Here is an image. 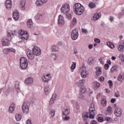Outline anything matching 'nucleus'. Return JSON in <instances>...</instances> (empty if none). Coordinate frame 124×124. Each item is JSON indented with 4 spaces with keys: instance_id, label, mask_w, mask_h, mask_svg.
I'll return each mask as SVG.
<instances>
[{
    "instance_id": "obj_54",
    "label": "nucleus",
    "mask_w": 124,
    "mask_h": 124,
    "mask_svg": "<svg viewBox=\"0 0 124 124\" xmlns=\"http://www.w3.org/2000/svg\"><path fill=\"white\" fill-rule=\"evenodd\" d=\"M115 95L116 97L118 98L119 97H120V93H115Z\"/></svg>"
},
{
    "instance_id": "obj_55",
    "label": "nucleus",
    "mask_w": 124,
    "mask_h": 124,
    "mask_svg": "<svg viewBox=\"0 0 124 124\" xmlns=\"http://www.w3.org/2000/svg\"><path fill=\"white\" fill-rule=\"evenodd\" d=\"M105 120H107V121H110L111 120V118H110V117H106Z\"/></svg>"
},
{
    "instance_id": "obj_29",
    "label": "nucleus",
    "mask_w": 124,
    "mask_h": 124,
    "mask_svg": "<svg viewBox=\"0 0 124 124\" xmlns=\"http://www.w3.org/2000/svg\"><path fill=\"white\" fill-rule=\"evenodd\" d=\"M107 100L106 99L103 98L101 99V104L103 106H106L107 105Z\"/></svg>"
},
{
    "instance_id": "obj_34",
    "label": "nucleus",
    "mask_w": 124,
    "mask_h": 124,
    "mask_svg": "<svg viewBox=\"0 0 124 124\" xmlns=\"http://www.w3.org/2000/svg\"><path fill=\"white\" fill-rule=\"evenodd\" d=\"M55 115V110L54 109H51L49 113V115L51 117H54Z\"/></svg>"
},
{
    "instance_id": "obj_40",
    "label": "nucleus",
    "mask_w": 124,
    "mask_h": 124,
    "mask_svg": "<svg viewBox=\"0 0 124 124\" xmlns=\"http://www.w3.org/2000/svg\"><path fill=\"white\" fill-rule=\"evenodd\" d=\"M77 66V62H73L72 65L71 66V70H74Z\"/></svg>"
},
{
    "instance_id": "obj_52",
    "label": "nucleus",
    "mask_w": 124,
    "mask_h": 124,
    "mask_svg": "<svg viewBox=\"0 0 124 124\" xmlns=\"http://www.w3.org/2000/svg\"><path fill=\"white\" fill-rule=\"evenodd\" d=\"M26 124H32L31 120H30V119L27 120Z\"/></svg>"
},
{
    "instance_id": "obj_31",
    "label": "nucleus",
    "mask_w": 124,
    "mask_h": 124,
    "mask_svg": "<svg viewBox=\"0 0 124 124\" xmlns=\"http://www.w3.org/2000/svg\"><path fill=\"white\" fill-rule=\"evenodd\" d=\"M47 0H40L37 1V5H40L41 6L44 4V2H46Z\"/></svg>"
},
{
    "instance_id": "obj_59",
    "label": "nucleus",
    "mask_w": 124,
    "mask_h": 124,
    "mask_svg": "<svg viewBox=\"0 0 124 124\" xmlns=\"http://www.w3.org/2000/svg\"><path fill=\"white\" fill-rule=\"evenodd\" d=\"M107 62H108V64H111V62L110 60V59H108V60L107 61Z\"/></svg>"
},
{
    "instance_id": "obj_42",
    "label": "nucleus",
    "mask_w": 124,
    "mask_h": 124,
    "mask_svg": "<svg viewBox=\"0 0 124 124\" xmlns=\"http://www.w3.org/2000/svg\"><path fill=\"white\" fill-rule=\"evenodd\" d=\"M119 58H120L122 62H124V54H123L122 53H121V54L119 55Z\"/></svg>"
},
{
    "instance_id": "obj_36",
    "label": "nucleus",
    "mask_w": 124,
    "mask_h": 124,
    "mask_svg": "<svg viewBox=\"0 0 124 124\" xmlns=\"http://www.w3.org/2000/svg\"><path fill=\"white\" fill-rule=\"evenodd\" d=\"M85 82V79H80V80L79 81V82H78L79 86H80L82 87L83 86Z\"/></svg>"
},
{
    "instance_id": "obj_13",
    "label": "nucleus",
    "mask_w": 124,
    "mask_h": 124,
    "mask_svg": "<svg viewBox=\"0 0 124 124\" xmlns=\"http://www.w3.org/2000/svg\"><path fill=\"white\" fill-rule=\"evenodd\" d=\"M27 55L29 58V59H33L34 58V54L33 52V48H32V52H31V50L28 49L27 50Z\"/></svg>"
},
{
    "instance_id": "obj_56",
    "label": "nucleus",
    "mask_w": 124,
    "mask_h": 124,
    "mask_svg": "<svg viewBox=\"0 0 124 124\" xmlns=\"http://www.w3.org/2000/svg\"><path fill=\"white\" fill-rule=\"evenodd\" d=\"M124 15V10H122V12H121V14L119 15L118 16L119 17H120V16H123Z\"/></svg>"
},
{
    "instance_id": "obj_49",
    "label": "nucleus",
    "mask_w": 124,
    "mask_h": 124,
    "mask_svg": "<svg viewBox=\"0 0 124 124\" xmlns=\"http://www.w3.org/2000/svg\"><path fill=\"white\" fill-rule=\"evenodd\" d=\"M108 113H111V112H112V108H111L110 107H108Z\"/></svg>"
},
{
    "instance_id": "obj_17",
    "label": "nucleus",
    "mask_w": 124,
    "mask_h": 124,
    "mask_svg": "<svg viewBox=\"0 0 124 124\" xmlns=\"http://www.w3.org/2000/svg\"><path fill=\"white\" fill-rule=\"evenodd\" d=\"M5 5L7 9H11L12 6V2L11 0H7L5 1Z\"/></svg>"
},
{
    "instance_id": "obj_63",
    "label": "nucleus",
    "mask_w": 124,
    "mask_h": 124,
    "mask_svg": "<svg viewBox=\"0 0 124 124\" xmlns=\"http://www.w3.org/2000/svg\"><path fill=\"white\" fill-rule=\"evenodd\" d=\"M12 35H16V31H12Z\"/></svg>"
},
{
    "instance_id": "obj_43",
    "label": "nucleus",
    "mask_w": 124,
    "mask_h": 124,
    "mask_svg": "<svg viewBox=\"0 0 124 124\" xmlns=\"http://www.w3.org/2000/svg\"><path fill=\"white\" fill-rule=\"evenodd\" d=\"M49 87H46L45 88V93L46 94H48V93H49Z\"/></svg>"
},
{
    "instance_id": "obj_35",
    "label": "nucleus",
    "mask_w": 124,
    "mask_h": 124,
    "mask_svg": "<svg viewBox=\"0 0 124 124\" xmlns=\"http://www.w3.org/2000/svg\"><path fill=\"white\" fill-rule=\"evenodd\" d=\"M22 118L21 115H20L19 114H18L17 115H16V119L17 120V121H19L21 120Z\"/></svg>"
},
{
    "instance_id": "obj_8",
    "label": "nucleus",
    "mask_w": 124,
    "mask_h": 124,
    "mask_svg": "<svg viewBox=\"0 0 124 124\" xmlns=\"http://www.w3.org/2000/svg\"><path fill=\"white\" fill-rule=\"evenodd\" d=\"M32 52L34 54V55H36V56H39L41 54V50L39 46H34L33 47Z\"/></svg>"
},
{
    "instance_id": "obj_15",
    "label": "nucleus",
    "mask_w": 124,
    "mask_h": 124,
    "mask_svg": "<svg viewBox=\"0 0 124 124\" xmlns=\"http://www.w3.org/2000/svg\"><path fill=\"white\" fill-rule=\"evenodd\" d=\"M64 18L62 15H60L59 16L58 23L59 25H63L64 24Z\"/></svg>"
},
{
    "instance_id": "obj_10",
    "label": "nucleus",
    "mask_w": 124,
    "mask_h": 124,
    "mask_svg": "<svg viewBox=\"0 0 124 124\" xmlns=\"http://www.w3.org/2000/svg\"><path fill=\"white\" fill-rule=\"evenodd\" d=\"M78 37V32L77 30H73L71 32V38L73 40H76Z\"/></svg>"
},
{
    "instance_id": "obj_61",
    "label": "nucleus",
    "mask_w": 124,
    "mask_h": 124,
    "mask_svg": "<svg viewBox=\"0 0 124 124\" xmlns=\"http://www.w3.org/2000/svg\"><path fill=\"white\" fill-rule=\"evenodd\" d=\"M93 45H89V48L91 49V48H93Z\"/></svg>"
},
{
    "instance_id": "obj_20",
    "label": "nucleus",
    "mask_w": 124,
    "mask_h": 124,
    "mask_svg": "<svg viewBox=\"0 0 124 124\" xmlns=\"http://www.w3.org/2000/svg\"><path fill=\"white\" fill-rule=\"evenodd\" d=\"M101 15L100 13H99V14H94L93 16V19L94 21H96L97 20H98L99 18L100 17Z\"/></svg>"
},
{
    "instance_id": "obj_41",
    "label": "nucleus",
    "mask_w": 124,
    "mask_h": 124,
    "mask_svg": "<svg viewBox=\"0 0 124 124\" xmlns=\"http://www.w3.org/2000/svg\"><path fill=\"white\" fill-rule=\"evenodd\" d=\"M99 61L102 64H104L105 63L104 57H100V58H99Z\"/></svg>"
},
{
    "instance_id": "obj_48",
    "label": "nucleus",
    "mask_w": 124,
    "mask_h": 124,
    "mask_svg": "<svg viewBox=\"0 0 124 124\" xmlns=\"http://www.w3.org/2000/svg\"><path fill=\"white\" fill-rule=\"evenodd\" d=\"M51 57H52V58H54V61H56V59H58V55H56V54H55L54 55H52Z\"/></svg>"
},
{
    "instance_id": "obj_21",
    "label": "nucleus",
    "mask_w": 124,
    "mask_h": 124,
    "mask_svg": "<svg viewBox=\"0 0 124 124\" xmlns=\"http://www.w3.org/2000/svg\"><path fill=\"white\" fill-rule=\"evenodd\" d=\"M33 82V78H28L25 80L26 84H31Z\"/></svg>"
},
{
    "instance_id": "obj_11",
    "label": "nucleus",
    "mask_w": 124,
    "mask_h": 124,
    "mask_svg": "<svg viewBox=\"0 0 124 124\" xmlns=\"http://www.w3.org/2000/svg\"><path fill=\"white\" fill-rule=\"evenodd\" d=\"M51 78V77L50 73H48L47 74H43L42 79L44 82H48V81H50Z\"/></svg>"
},
{
    "instance_id": "obj_1",
    "label": "nucleus",
    "mask_w": 124,
    "mask_h": 124,
    "mask_svg": "<svg viewBox=\"0 0 124 124\" xmlns=\"http://www.w3.org/2000/svg\"><path fill=\"white\" fill-rule=\"evenodd\" d=\"M95 115V108L93 103H92L91 107L89 108V113L84 112L82 114V117L83 120L86 121V118H94Z\"/></svg>"
},
{
    "instance_id": "obj_39",
    "label": "nucleus",
    "mask_w": 124,
    "mask_h": 124,
    "mask_svg": "<svg viewBox=\"0 0 124 124\" xmlns=\"http://www.w3.org/2000/svg\"><path fill=\"white\" fill-rule=\"evenodd\" d=\"M83 86L84 85H83L80 88V93H84L86 92V88Z\"/></svg>"
},
{
    "instance_id": "obj_64",
    "label": "nucleus",
    "mask_w": 124,
    "mask_h": 124,
    "mask_svg": "<svg viewBox=\"0 0 124 124\" xmlns=\"http://www.w3.org/2000/svg\"><path fill=\"white\" fill-rule=\"evenodd\" d=\"M110 21H113V16H110Z\"/></svg>"
},
{
    "instance_id": "obj_9",
    "label": "nucleus",
    "mask_w": 124,
    "mask_h": 124,
    "mask_svg": "<svg viewBox=\"0 0 124 124\" xmlns=\"http://www.w3.org/2000/svg\"><path fill=\"white\" fill-rule=\"evenodd\" d=\"M61 11L63 13H68L70 11V6L69 4L63 5L61 8Z\"/></svg>"
},
{
    "instance_id": "obj_3",
    "label": "nucleus",
    "mask_w": 124,
    "mask_h": 124,
    "mask_svg": "<svg viewBox=\"0 0 124 124\" xmlns=\"http://www.w3.org/2000/svg\"><path fill=\"white\" fill-rule=\"evenodd\" d=\"M7 37H8V38H6V37H4L1 40L2 46H3L10 45V40H12V38L10 32H8Z\"/></svg>"
},
{
    "instance_id": "obj_62",
    "label": "nucleus",
    "mask_w": 124,
    "mask_h": 124,
    "mask_svg": "<svg viewBox=\"0 0 124 124\" xmlns=\"http://www.w3.org/2000/svg\"><path fill=\"white\" fill-rule=\"evenodd\" d=\"M116 57L115 56H112L111 59H112L113 61H115V59H116Z\"/></svg>"
},
{
    "instance_id": "obj_45",
    "label": "nucleus",
    "mask_w": 124,
    "mask_h": 124,
    "mask_svg": "<svg viewBox=\"0 0 124 124\" xmlns=\"http://www.w3.org/2000/svg\"><path fill=\"white\" fill-rule=\"evenodd\" d=\"M99 81L101 83H102L103 82H104V81H105V78H104V77H100L99 78Z\"/></svg>"
},
{
    "instance_id": "obj_57",
    "label": "nucleus",
    "mask_w": 124,
    "mask_h": 124,
    "mask_svg": "<svg viewBox=\"0 0 124 124\" xmlns=\"http://www.w3.org/2000/svg\"><path fill=\"white\" fill-rule=\"evenodd\" d=\"M116 101L115 99L112 98L111 99L110 102H111V103H114Z\"/></svg>"
},
{
    "instance_id": "obj_7",
    "label": "nucleus",
    "mask_w": 124,
    "mask_h": 124,
    "mask_svg": "<svg viewBox=\"0 0 124 124\" xmlns=\"http://www.w3.org/2000/svg\"><path fill=\"white\" fill-rule=\"evenodd\" d=\"M19 36L22 40H27L29 38L28 31H23V30H21L20 31Z\"/></svg>"
},
{
    "instance_id": "obj_37",
    "label": "nucleus",
    "mask_w": 124,
    "mask_h": 124,
    "mask_svg": "<svg viewBox=\"0 0 124 124\" xmlns=\"http://www.w3.org/2000/svg\"><path fill=\"white\" fill-rule=\"evenodd\" d=\"M89 6L90 7V8H94V7H95V4L94 3H93V1H91L90 3L89 4Z\"/></svg>"
},
{
    "instance_id": "obj_4",
    "label": "nucleus",
    "mask_w": 124,
    "mask_h": 124,
    "mask_svg": "<svg viewBox=\"0 0 124 124\" xmlns=\"http://www.w3.org/2000/svg\"><path fill=\"white\" fill-rule=\"evenodd\" d=\"M70 112V110L69 108L65 106L62 109V114L65 116L63 120H69V119H70V117L68 116V115H69Z\"/></svg>"
},
{
    "instance_id": "obj_16",
    "label": "nucleus",
    "mask_w": 124,
    "mask_h": 124,
    "mask_svg": "<svg viewBox=\"0 0 124 124\" xmlns=\"http://www.w3.org/2000/svg\"><path fill=\"white\" fill-rule=\"evenodd\" d=\"M13 17L16 21H17L18 20L19 17V12L17 11V10L14 11V12L13 13Z\"/></svg>"
},
{
    "instance_id": "obj_46",
    "label": "nucleus",
    "mask_w": 124,
    "mask_h": 124,
    "mask_svg": "<svg viewBox=\"0 0 124 124\" xmlns=\"http://www.w3.org/2000/svg\"><path fill=\"white\" fill-rule=\"evenodd\" d=\"M77 20L76 18V17H73V25H75V24H77Z\"/></svg>"
},
{
    "instance_id": "obj_18",
    "label": "nucleus",
    "mask_w": 124,
    "mask_h": 124,
    "mask_svg": "<svg viewBox=\"0 0 124 124\" xmlns=\"http://www.w3.org/2000/svg\"><path fill=\"white\" fill-rule=\"evenodd\" d=\"M15 108H16V105L15 103H12V104H11L10 107L9 108V113H13L14 111L15 110Z\"/></svg>"
},
{
    "instance_id": "obj_47",
    "label": "nucleus",
    "mask_w": 124,
    "mask_h": 124,
    "mask_svg": "<svg viewBox=\"0 0 124 124\" xmlns=\"http://www.w3.org/2000/svg\"><path fill=\"white\" fill-rule=\"evenodd\" d=\"M98 121H99V123H102V122L104 121V118L103 117H98Z\"/></svg>"
},
{
    "instance_id": "obj_24",
    "label": "nucleus",
    "mask_w": 124,
    "mask_h": 124,
    "mask_svg": "<svg viewBox=\"0 0 124 124\" xmlns=\"http://www.w3.org/2000/svg\"><path fill=\"white\" fill-rule=\"evenodd\" d=\"M118 81L120 82H122L123 79H124V73L123 74H120L118 78Z\"/></svg>"
},
{
    "instance_id": "obj_30",
    "label": "nucleus",
    "mask_w": 124,
    "mask_h": 124,
    "mask_svg": "<svg viewBox=\"0 0 124 124\" xmlns=\"http://www.w3.org/2000/svg\"><path fill=\"white\" fill-rule=\"evenodd\" d=\"M27 26L28 27H32L33 25L32 21V20L29 19L27 21Z\"/></svg>"
},
{
    "instance_id": "obj_28",
    "label": "nucleus",
    "mask_w": 124,
    "mask_h": 124,
    "mask_svg": "<svg viewBox=\"0 0 124 124\" xmlns=\"http://www.w3.org/2000/svg\"><path fill=\"white\" fill-rule=\"evenodd\" d=\"M94 57H89V59H88V63L89 64H92V63H93V62H94Z\"/></svg>"
},
{
    "instance_id": "obj_22",
    "label": "nucleus",
    "mask_w": 124,
    "mask_h": 124,
    "mask_svg": "<svg viewBox=\"0 0 124 124\" xmlns=\"http://www.w3.org/2000/svg\"><path fill=\"white\" fill-rule=\"evenodd\" d=\"M88 71H86V70H83L81 72V75L82 78H86L87 75H88Z\"/></svg>"
},
{
    "instance_id": "obj_26",
    "label": "nucleus",
    "mask_w": 124,
    "mask_h": 124,
    "mask_svg": "<svg viewBox=\"0 0 124 124\" xmlns=\"http://www.w3.org/2000/svg\"><path fill=\"white\" fill-rule=\"evenodd\" d=\"M118 49L119 51H121V52L124 51V42L123 45H119L118 46Z\"/></svg>"
},
{
    "instance_id": "obj_58",
    "label": "nucleus",
    "mask_w": 124,
    "mask_h": 124,
    "mask_svg": "<svg viewBox=\"0 0 124 124\" xmlns=\"http://www.w3.org/2000/svg\"><path fill=\"white\" fill-rule=\"evenodd\" d=\"M35 17H36V19H39L40 15H36Z\"/></svg>"
},
{
    "instance_id": "obj_23",
    "label": "nucleus",
    "mask_w": 124,
    "mask_h": 124,
    "mask_svg": "<svg viewBox=\"0 0 124 124\" xmlns=\"http://www.w3.org/2000/svg\"><path fill=\"white\" fill-rule=\"evenodd\" d=\"M57 96L56 94H53L52 98H51L49 101V105H52L55 101V98H56Z\"/></svg>"
},
{
    "instance_id": "obj_6",
    "label": "nucleus",
    "mask_w": 124,
    "mask_h": 124,
    "mask_svg": "<svg viewBox=\"0 0 124 124\" xmlns=\"http://www.w3.org/2000/svg\"><path fill=\"white\" fill-rule=\"evenodd\" d=\"M30 107V102H28L27 101L24 102L22 107L23 113H25V114H28V113H29Z\"/></svg>"
},
{
    "instance_id": "obj_53",
    "label": "nucleus",
    "mask_w": 124,
    "mask_h": 124,
    "mask_svg": "<svg viewBox=\"0 0 124 124\" xmlns=\"http://www.w3.org/2000/svg\"><path fill=\"white\" fill-rule=\"evenodd\" d=\"M92 124H98L97 121L96 120H92Z\"/></svg>"
},
{
    "instance_id": "obj_25",
    "label": "nucleus",
    "mask_w": 124,
    "mask_h": 124,
    "mask_svg": "<svg viewBox=\"0 0 124 124\" xmlns=\"http://www.w3.org/2000/svg\"><path fill=\"white\" fill-rule=\"evenodd\" d=\"M118 66L115 65L113 66L111 69H110V72L113 73V72H115V71H117L118 70Z\"/></svg>"
},
{
    "instance_id": "obj_44",
    "label": "nucleus",
    "mask_w": 124,
    "mask_h": 124,
    "mask_svg": "<svg viewBox=\"0 0 124 124\" xmlns=\"http://www.w3.org/2000/svg\"><path fill=\"white\" fill-rule=\"evenodd\" d=\"M108 83L109 84V88H112L113 86V82H112V81H111V79H110L109 81H108Z\"/></svg>"
},
{
    "instance_id": "obj_33",
    "label": "nucleus",
    "mask_w": 124,
    "mask_h": 124,
    "mask_svg": "<svg viewBox=\"0 0 124 124\" xmlns=\"http://www.w3.org/2000/svg\"><path fill=\"white\" fill-rule=\"evenodd\" d=\"M51 50L54 52H56L59 51V48L58 46H53L51 47Z\"/></svg>"
},
{
    "instance_id": "obj_50",
    "label": "nucleus",
    "mask_w": 124,
    "mask_h": 124,
    "mask_svg": "<svg viewBox=\"0 0 124 124\" xmlns=\"http://www.w3.org/2000/svg\"><path fill=\"white\" fill-rule=\"evenodd\" d=\"M104 67H105V69H108L109 67V66L108 62L107 63H105Z\"/></svg>"
},
{
    "instance_id": "obj_2",
    "label": "nucleus",
    "mask_w": 124,
    "mask_h": 124,
    "mask_svg": "<svg viewBox=\"0 0 124 124\" xmlns=\"http://www.w3.org/2000/svg\"><path fill=\"white\" fill-rule=\"evenodd\" d=\"M74 8L75 9V12L76 14L78 15V16L82 15L84 11L83 6L81 4H80V3L75 4Z\"/></svg>"
},
{
    "instance_id": "obj_14",
    "label": "nucleus",
    "mask_w": 124,
    "mask_h": 124,
    "mask_svg": "<svg viewBox=\"0 0 124 124\" xmlns=\"http://www.w3.org/2000/svg\"><path fill=\"white\" fill-rule=\"evenodd\" d=\"M3 52L4 54H8L10 52H15L16 50H15V48H13L12 47H7L6 48H3Z\"/></svg>"
},
{
    "instance_id": "obj_12",
    "label": "nucleus",
    "mask_w": 124,
    "mask_h": 124,
    "mask_svg": "<svg viewBox=\"0 0 124 124\" xmlns=\"http://www.w3.org/2000/svg\"><path fill=\"white\" fill-rule=\"evenodd\" d=\"M123 110L121 108H116L114 110V114L117 117H120L122 115Z\"/></svg>"
},
{
    "instance_id": "obj_51",
    "label": "nucleus",
    "mask_w": 124,
    "mask_h": 124,
    "mask_svg": "<svg viewBox=\"0 0 124 124\" xmlns=\"http://www.w3.org/2000/svg\"><path fill=\"white\" fill-rule=\"evenodd\" d=\"M94 41L96 43H100V39H97V38H96V39H94Z\"/></svg>"
},
{
    "instance_id": "obj_38",
    "label": "nucleus",
    "mask_w": 124,
    "mask_h": 124,
    "mask_svg": "<svg viewBox=\"0 0 124 124\" xmlns=\"http://www.w3.org/2000/svg\"><path fill=\"white\" fill-rule=\"evenodd\" d=\"M107 45L108 46L110 47V48H113L115 47L113 43H112L111 42H107Z\"/></svg>"
},
{
    "instance_id": "obj_27",
    "label": "nucleus",
    "mask_w": 124,
    "mask_h": 124,
    "mask_svg": "<svg viewBox=\"0 0 124 124\" xmlns=\"http://www.w3.org/2000/svg\"><path fill=\"white\" fill-rule=\"evenodd\" d=\"M25 4H26V0H21L20 3V7H21V8L22 9H23V10H25Z\"/></svg>"
},
{
    "instance_id": "obj_19",
    "label": "nucleus",
    "mask_w": 124,
    "mask_h": 124,
    "mask_svg": "<svg viewBox=\"0 0 124 124\" xmlns=\"http://www.w3.org/2000/svg\"><path fill=\"white\" fill-rule=\"evenodd\" d=\"M102 68L101 67H98L97 68H96V75H97V77H99L101 74H102Z\"/></svg>"
},
{
    "instance_id": "obj_5",
    "label": "nucleus",
    "mask_w": 124,
    "mask_h": 124,
    "mask_svg": "<svg viewBox=\"0 0 124 124\" xmlns=\"http://www.w3.org/2000/svg\"><path fill=\"white\" fill-rule=\"evenodd\" d=\"M20 67L22 69H26L28 65V60L25 57H21L20 59Z\"/></svg>"
},
{
    "instance_id": "obj_32",
    "label": "nucleus",
    "mask_w": 124,
    "mask_h": 124,
    "mask_svg": "<svg viewBox=\"0 0 124 124\" xmlns=\"http://www.w3.org/2000/svg\"><path fill=\"white\" fill-rule=\"evenodd\" d=\"M93 84L95 88L100 87V83H98V82H94Z\"/></svg>"
},
{
    "instance_id": "obj_60",
    "label": "nucleus",
    "mask_w": 124,
    "mask_h": 124,
    "mask_svg": "<svg viewBox=\"0 0 124 124\" xmlns=\"http://www.w3.org/2000/svg\"><path fill=\"white\" fill-rule=\"evenodd\" d=\"M82 32L86 33L87 32V30H84V28H82Z\"/></svg>"
}]
</instances>
